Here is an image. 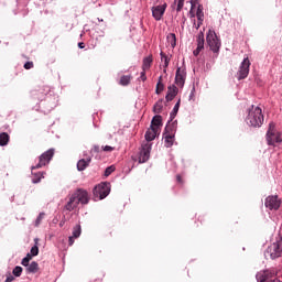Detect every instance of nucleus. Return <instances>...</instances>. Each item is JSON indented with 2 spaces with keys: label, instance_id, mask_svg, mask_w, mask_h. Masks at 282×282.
<instances>
[{
  "label": "nucleus",
  "instance_id": "28",
  "mask_svg": "<svg viewBox=\"0 0 282 282\" xmlns=\"http://www.w3.org/2000/svg\"><path fill=\"white\" fill-rule=\"evenodd\" d=\"M160 56H161V61L164 62V65H163L164 69H163V72H164V74H166V67H169V63H171V59L169 58V56L166 54H164V52H161Z\"/></svg>",
  "mask_w": 282,
  "mask_h": 282
},
{
  "label": "nucleus",
  "instance_id": "4",
  "mask_svg": "<svg viewBox=\"0 0 282 282\" xmlns=\"http://www.w3.org/2000/svg\"><path fill=\"white\" fill-rule=\"evenodd\" d=\"M206 41L209 46V50L214 52V54H219V50H221V40H219L215 30H208Z\"/></svg>",
  "mask_w": 282,
  "mask_h": 282
},
{
  "label": "nucleus",
  "instance_id": "7",
  "mask_svg": "<svg viewBox=\"0 0 282 282\" xmlns=\"http://www.w3.org/2000/svg\"><path fill=\"white\" fill-rule=\"evenodd\" d=\"M256 279L258 282H281L276 279V269H268L257 273Z\"/></svg>",
  "mask_w": 282,
  "mask_h": 282
},
{
  "label": "nucleus",
  "instance_id": "5",
  "mask_svg": "<svg viewBox=\"0 0 282 282\" xmlns=\"http://www.w3.org/2000/svg\"><path fill=\"white\" fill-rule=\"evenodd\" d=\"M267 142L270 147H274V144H279L282 142V134L281 132L276 131V126L274 124V122L269 123Z\"/></svg>",
  "mask_w": 282,
  "mask_h": 282
},
{
  "label": "nucleus",
  "instance_id": "10",
  "mask_svg": "<svg viewBox=\"0 0 282 282\" xmlns=\"http://www.w3.org/2000/svg\"><path fill=\"white\" fill-rule=\"evenodd\" d=\"M153 144L150 142L142 143L140 154H139V164H144V162H149L151 158V149Z\"/></svg>",
  "mask_w": 282,
  "mask_h": 282
},
{
  "label": "nucleus",
  "instance_id": "3",
  "mask_svg": "<svg viewBox=\"0 0 282 282\" xmlns=\"http://www.w3.org/2000/svg\"><path fill=\"white\" fill-rule=\"evenodd\" d=\"M177 131V121L172 122L171 126L165 127V132L163 133L164 147L171 149L175 144V133Z\"/></svg>",
  "mask_w": 282,
  "mask_h": 282
},
{
  "label": "nucleus",
  "instance_id": "1",
  "mask_svg": "<svg viewBox=\"0 0 282 282\" xmlns=\"http://www.w3.org/2000/svg\"><path fill=\"white\" fill-rule=\"evenodd\" d=\"M52 158H54V149H50L46 152L42 153L39 158V163L31 167L33 184H39L41 180L45 177V172H34V171H36V169H43V166H47V164L52 162Z\"/></svg>",
  "mask_w": 282,
  "mask_h": 282
},
{
  "label": "nucleus",
  "instance_id": "44",
  "mask_svg": "<svg viewBox=\"0 0 282 282\" xmlns=\"http://www.w3.org/2000/svg\"><path fill=\"white\" fill-rule=\"evenodd\" d=\"M68 245L74 246V236L68 237Z\"/></svg>",
  "mask_w": 282,
  "mask_h": 282
},
{
  "label": "nucleus",
  "instance_id": "27",
  "mask_svg": "<svg viewBox=\"0 0 282 282\" xmlns=\"http://www.w3.org/2000/svg\"><path fill=\"white\" fill-rule=\"evenodd\" d=\"M167 42L170 43L171 47L175 48V45H177V36L175 33H170L167 35Z\"/></svg>",
  "mask_w": 282,
  "mask_h": 282
},
{
  "label": "nucleus",
  "instance_id": "16",
  "mask_svg": "<svg viewBox=\"0 0 282 282\" xmlns=\"http://www.w3.org/2000/svg\"><path fill=\"white\" fill-rule=\"evenodd\" d=\"M196 19L198 21L197 25H196V30H199V28H202V25H204V6H202V4L197 6Z\"/></svg>",
  "mask_w": 282,
  "mask_h": 282
},
{
  "label": "nucleus",
  "instance_id": "21",
  "mask_svg": "<svg viewBox=\"0 0 282 282\" xmlns=\"http://www.w3.org/2000/svg\"><path fill=\"white\" fill-rule=\"evenodd\" d=\"M150 127H152V129H156L158 131H160V127H162V116H154Z\"/></svg>",
  "mask_w": 282,
  "mask_h": 282
},
{
  "label": "nucleus",
  "instance_id": "29",
  "mask_svg": "<svg viewBox=\"0 0 282 282\" xmlns=\"http://www.w3.org/2000/svg\"><path fill=\"white\" fill-rule=\"evenodd\" d=\"M162 109H164V102L162 100H158L153 107L154 113H162Z\"/></svg>",
  "mask_w": 282,
  "mask_h": 282
},
{
  "label": "nucleus",
  "instance_id": "6",
  "mask_svg": "<svg viewBox=\"0 0 282 282\" xmlns=\"http://www.w3.org/2000/svg\"><path fill=\"white\" fill-rule=\"evenodd\" d=\"M109 193H111V183L109 182L98 184L93 191L95 199H105L109 196Z\"/></svg>",
  "mask_w": 282,
  "mask_h": 282
},
{
  "label": "nucleus",
  "instance_id": "23",
  "mask_svg": "<svg viewBox=\"0 0 282 282\" xmlns=\"http://www.w3.org/2000/svg\"><path fill=\"white\" fill-rule=\"evenodd\" d=\"M153 64V56H148L143 58L142 69L143 72H149L151 69V65Z\"/></svg>",
  "mask_w": 282,
  "mask_h": 282
},
{
  "label": "nucleus",
  "instance_id": "8",
  "mask_svg": "<svg viewBox=\"0 0 282 282\" xmlns=\"http://www.w3.org/2000/svg\"><path fill=\"white\" fill-rule=\"evenodd\" d=\"M250 59L248 57L243 58L237 72L238 80H243L248 78V74H250Z\"/></svg>",
  "mask_w": 282,
  "mask_h": 282
},
{
  "label": "nucleus",
  "instance_id": "36",
  "mask_svg": "<svg viewBox=\"0 0 282 282\" xmlns=\"http://www.w3.org/2000/svg\"><path fill=\"white\" fill-rule=\"evenodd\" d=\"M30 261H32V256L28 253L26 257L22 259L21 263L24 265V268H28L30 265Z\"/></svg>",
  "mask_w": 282,
  "mask_h": 282
},
{
  "label": "nucleus",
  "instance_id": "41",
  "mask_svg": "<svg viewBox=\"0 0 282 282\" xmlns=\"http://www.w3.org/2000/svg\"><path fill=\"white\" fill-rule=\"evenodd\" d=\"M116 148L110 147V145H105L102 147V151H106L107 153H111V151H115Z\"/></svg>",
  "mask_w": 282,
  "mask_h": 282
},
{
  "label": "nucleus",
  "instance_id": "11",
  "mask_svg": "<svg viewBox=\"0 0 282 282\" xmlns=\"http://www.w3.org/2000/svg\"><path fill=\"white\" fill-rule=\"evenodd\" d=\"M166 8H169V4L166 2L152 7L151 10L153 19L155 21H162V19L164 18V13L166 12Z\"/></svg>",
  "mask_w": 282,
  "mask_h": 282
},
{
  "label": "nucleus",
  "instance_id": "45",
  "mask_svg": "<svg viewBox=\"0 0 282 282\" xmlns=\"http://www.w3.org/2000/svg\"><path fill=\"white\" fill-rule=\"evenodd\" d=\"M191 6H192L191 10H193L195 6H197V0H191Z\"/></svg>",
  "mask_w": 282,
  "mask_h": 282
},
{
  "label": "nucleus",
  "instance_id": "37",
  "mask_svg": "<svg viewBox=\"0 0 282 282\" xmlns=\"http://www.w3.org/2000/svg\"><path fill=\"white\" fill-rule=\"evenodd\" d=\"M12 274H13L14 276H21V274H23V268H21V267H15V268L13 269V271H12Z\"/></svg>",
  "mask_w": 282,
  "mask_h": 282
},
{
  "label": "nucleus",
  "instance_id": "22",
  "mask_svg": "<svg viewBox=\"0 0 282 282\" xmlns=\"http://www.w3.org/2000/svg\"><path fill=\"white\" fill-rule=\"evenodd\" d=\"M131 80H133V76L122 75L119 79V85H121V87H128V85H131Z\"/></svg>",
  "mask_w": 282,
  "mask_h": 282
},
{
  "label": "nucleus",
  "instance_id": "2",
  "mask_svg": "<svg viewBox=\"0 0 282 282\" xmlns=\"http://www.w3.org/2000/svg\"><path fill=\"white\" fill-rule=\"evenodd\" d=\"M246 122L249 127H261L263 124V110L260 107L252 106L249 109Z\"/></svg>",
  "mask_w": 282,
  "mask_h": 282
},
{
  "label": "nucleus",
  "instance_id": "40",
  "mask_svg": "<svg viewBox=\"0 0 282 282\" xmlns=\"http://www.w3.org/2000/svg\"><path fill=\"white\" fill-rule=\"evenodd\" d=\"M204 50V46L197 45L196 50H194L193 54L194 56H199V53Z\"/></svg>",
  "mask_w": 282,
  "mask_h": 282
},
{
  "label": "nucleus",
  "instance_id": "34",
  "mask_svg": "<svg viewBox=\"0 0 282 282\" xmlns=\"http://www.w3.org/2000/svg\"><path fill=\"white\" fill-rule=\"evenodd\" d=\"M80 232H82L80 225H76L73 229L74 239H78V237H80Z\"/></svg>",
  "mask_w": 282,
  "mask_h": 282
},
{
  "label": "nucleus",
  "instance_id": "17",
  "mask_svg": "<svg viewBox=\"0 0 282 282\" xmlns=\"http://www.w3.org/2000/svg\"><path fill=\"white\" fill-rule=\"evenodd\" d=\"M78 200L74 197V194H72L64 208L65 210H68V213H72V210H76V208H78Z\"/></svg>",
  "mask_w": 282,
  "mask_h": 282
},
{
  "label": "nucleus",
  "instance_id": "14",
  "mask_svg": "<svg viewBox=\"0 0 282 282\" xmlns=\"http://www.w3.org/2000/svg\"><path fill=\"white\" fill-rule=\"evenodd\" d=\"M186 83V68L177 67L175 75V85L182 89Z\"/></svg>",
  "mask_w": 282,
  "mask_h": 282
},
{
  "label": "nucleus",
  "instance_id": "35",
  "mask_svg": "<svg viewBox=\"0 0 282 282\" xmlns=\"http://www.w3.org/2000/svg\"><path fill=\"white\" fill-rule=\"evenodd\" d=\"M197 45H199V47H204V43H205V40H204V32H199L198 35H197Z\"/></svg>",
  "mask_w": 282,
  "mask_h": 282
},
{
  "label": "nucleus",
  "instance_id": "20",
  "mask_svg": "<svg viewBox=\"0 0 282 282\" xmlns=\"http://www.w3.org/2000/svg\"><path fill=\"white\" fill-rule=\"evenodd\" d=\"M91 164V156H86L77 162V171H85Z\"/></svg>",
  "mask_w": 282,
  "mask_h": 282
},
{
  "label": "nucleus",
  "instance_id": "33",
  "mask_svg": "<svg viewBox=\"0 0 282 282\" xmlns=\"http://www.w3.org/2000/svg\"><path fill=\"white\" fill-rule=\"evenodd\" d=\"M180 102H181V100L178 99V101L175 104V106L171 112V120H173V118H175V116H177V111H180Z\"/></svg>",
  "mask_w": 282,
  "mask_h": 282
},
{
  "label": "nucleus",
  "instance_id": "42",
  "mask_svg": "<svg viewBox=\"0 0 282 282\" xmlns=\"http://www.w3.org/2000/svg\"><path fill=\"white\" fill-rule=\"evenodd\" d=\"M34 67V62H26L24 64V69H32Z\"/></svg>",
  "mask_w": 282,
  "mask_h": 282
},
{
  "label": "nucleus",
  "instance_id": "32",
  "mask_svg": "<svg viewBox=\"0 0 282 282\" xmlns=\"http://www.w3.org/2000/svg\"><path fill=\"white\" fill-rule=\"evenodd\" d=\"M45 219V213H40L37 218L35 219L34 226L35 228H39L41 226V223Z\"/></svg>",
  "mask_w": 282,
  "mask_h": 282
},
{
  "label": "nucleus",
  "instance_id": "46",
  "mask_svg": "<svg viewBox=\"0 0 282 282\" xmlns=\"http://www.w3.org/2000/svg\"><path fill=\"white\" fill-rule=\"evenodd\" d=\"M78 48H79V50H85V43L79 42V43H78Z\"/></svg>",
  "mask_w": 282,
  "mask_h": 282
},
{
  "label": "nucleus",
  "instance_id": "31",
  "mask_svg": "<svg viewBox=\"0 0 282 282\" xmlns=\"http://www.w3.org/2000/svg\"><path fill=\"white\" fill-rule=\"evenodd\" d=\"M184 1L185 0H174V6H172V8H175L176 6V12H182V10L184 9Z\"/></svg>",
  "mask_w": 282,
  "mask_h": 282
},
{
  "label": "nucleus",
  "instance_id": "9",
  "mask_svg": "<svg viewBox=\"0 0 282 282\" xmlns=\"http://www.w3.org/2000/svg\"><path fill=\"white\" fill-rule=\"evenodd\" d=\"M271 259H279L282 254V238H278L267 250Z\"/></svg>",
  "mask_w": 282,
  "mask_h": 282
},
{
  "label": "nucleus",
  "instance_id": "19",
  "mask_svg": "<svg viewBox=\"0 0 282 282\" xmlns=\"http://www.w3.org/2000/svg\"><path fill=\"white\" fill-rule=\"evenodd\" d=\"M180 90L177 89V86L173 85V86H170L167 88V94L165 96V99L167 102H171V100H173L175 98V96H177V93Z\"/></svg>",
  "mask_w": 282,
  "mask_h": 282
},
{
  "label": "nucleus",
  "instance_id": "13",
  "mask_svg": "<svg viewBox=\"0 0 282 282\" xmlns=\"http://www.w3.org/2000/svg\"><path fill=\"white\" fill-rule=\"evenodd\" d=\"M73 197L76 198L78 204H89V193L83 188H78L76 192H74Z\"/></svg>",
  "mask_w": 282,
  "mask_h": 282
},
{
  "label": "nucleus",
  "instance_id": "12",
  "mask_svg": "<svg viewBox=\"0 0 282 282\" xmlns=\"http://www.w3.org/2000/svg\"><path fill=\"white\" fill-rule=\"evenodd\" d=\"M264 206L269 208V210H279V208H281V200L276 195L268 196Z\"/></svg>",
  "mask_w": 282,
  "mask_h": 282
},
{
  "label": "nucleus",
  "instance_id": "38",
  "mask_svg": "<svg viewBox=\"0 0 282 282\" xmlns=\"http://www.w3.org/2000/svg\"><path fill=\"white\" fill-rule=\"evenodd\" d=\"M113 171H116V167H113V165L108 166V167L105 170V177H109V175H111V173H113Z\"/></svg>",
  "mask_w": 282,
  "mask_h": 282
},
{
  "label": "nucleus",
  "instance_id": "26",
  "mask_svg": "<svg viewBox=\"0 0 282 282\" xmlns=\"http://www.w3.org/2000/svg\"><path fill=\"white\" fill-rule=\"evenodd\" d=\"M34 246L30 250L31 258L39 257V238L34 239Z\"/></svg>",
  "mask_w": 282,
  "mask_h": 282
},
{
  "label": "nucleus",
  "instance_id": "47",
  "mask_svg": "<svg viewBox=\"0 0 282 282\" xmlns=\"http://www.w3.org/2000/svg\"><path fill=\"white\" fill-rule=\"evenodd\" d=\"M176 180L177 182H182V176L177 175Z\"/></svg>",
  "mask_w": 282,
  "mask_h": 282
},
{
  "label": "nucleus",
  "instance_id": "30",
  "mask_svg": "<svg viewBox=\"0 0 282 282\" xmlns=\"http://www.w3.org/2000/svg\"><path fill=\"white\" fill-rule=\"evenodd\" d=\"M164 91V84L162 83V76L159 77V82L156 84L155 94L160 95Z\"/></svg>",
  "mask_w": 282,
  "mask_h": 282
},
{
  "label": "nucleus",
  "instance_id": "18",
  "mask_svg": "<svg viewBox=\"0 0 282 282\" xmlns=\"http://www.w3.org/2000/svg\"><path fill=\"white\" fill-rule=\"evenodd\" d=\"M160 134V130H156L155 128L150 127V129L145 132V140L147 142H153L155 138Z\"/></svg>",
  "mask_w": 282,
  "mask_h": 282
},
{
  "label": "nucleus",
  "instance_id": "43",
  "mask_svg": "<svg viewBox=\"0 0 282 282\" xmlns=\"http://www.w3.org/2000/svg\"><path fill=\"white\" fill-rule=\"evenodd\" d=\"M14 281V275H8L4 282H12Z\"/></svg>",
  "mask_w": 282,
  "mask_h": 282
},
{
  "label": "nucleus",
  "instance_id": "39",
  "mask_svg": "<svg viewBox=\"0 0 282 282\" xmlns=\"http://www.w3.org/2000/svg\"><path fill=\"white\" fill-rule=\"evenodd\" d=\"M138 80H142V83H147V70L142 69V72L140 73V77L138 78Z\"/></svg>",
  "mask_w": 282,
  "mask_h": 282
},
{
  "label": "nucleus",
  "instance_id": "24",
  "mask_svg": "<svg viewBox=\"0 0 282 282\" xmlns=\"http://www.w3.org/2000/svg\"><path fill=\"white\" fill-rule=\"evenodd\" d=\"M26 272L30 274H36L39 272V262L33 261L26 267Z\"/></svg>",
  "mask_w": 282,
  "mask_h": 282
},
{
  "label": "nucleus",
  "instance_id": "25",
  "mask_svg": "<svg viewBox=\"0 0 282 282\" xmlns=\"http://www.w3.org/2000/svg\"><path fill=\"white\" fill-rule=\"evenodd\" d=\"M8 142H10V134L8 132L0 133V147H8Z\"/></svg>",
  "mask_w": 282,
  "mask_h": 282
},
{
  "label": "nucleus",
  "instance_id": "15",
  "mask_svg": "<svg viewBox=\"0 0 282 282\" xmlns=\"http://www.w3.org/2000/svg\"><path fill=\"white\" fill-rule=\"evenodd\" d=\"M48 94H52V88L50 86H43L39 90L32 93L37 100H45V96Z\"/></svg>",
  "mask_w": 282,
  "mask_h": 282
}]
</instances>
